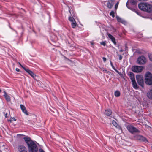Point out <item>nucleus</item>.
I'll return each mask as SVG.
<instances>
[{
	"label": "nucleus",
	"mask_w": 152,
	"mask_h": 152,
	"mask_svg": "<svg viewBox=\"0 0 152 152\" xmlns=\"http://www.w3.org/2000/svg\"><path fill=\"white\" fill-rule=\"evenodd\" d=\"M138 7L141 10L148 12L152 11V6L146 3H141L138 4Z\"/></svg>",
	"instance_id": "f257e3e1"
},
{
	"label": "nucleus",
	"mask_w": 152,
	"mask_h": 152,
	"mask_svg": "<svg viewBox=\"0 0 152 152\" xmlns=\"http://www.w3.org/2000/svg\"><path fill=\"white\" fill-rule=\"evenodd\" d=\"M145 83L149 85H152V74L149 72L146 73L145 75Z\"/></svg>",
	"instance_id": "f03ea898"
},
{
	"label": "nucleus",
	"mask_w": 152,
	"mask_h": 152,
	"mask_svg": "<svg viewBox=\"0 0 152 152\" xmlns=\"http://www.w3.org/2000/svg\"><path fill=\"white\" fill-rule=\"evenodd\" d=\"M28 146L29 152H37L38 148L37 145L34 142H31Z\"/></svg>",
	"instance_id": "7ed1b4c3"
},
{
	"label": "nucleus",
	"mask_w": 152,
	"mask_h": 152,
	"mask_svg": "<svg viewBox=\"0 0 152 152\" xmlns=\"http://www.w3.org/2000/svg\"><path fill=\"white\" fill-rule=\"evenodd\" d=\"M136 78L138 85L142 87H144V83L143 76L141 75H137Z\"/></svg>",
	"instance_id": "20e7f679"
},
{
	"label": "nucleus",
	"mask_w": 152,
	"mask_h": 152,
	"mask_svg": "<svg viewBox=\"0 0 152 152\" xmlns=\"http://www.w3.org/2000/svg\"><path fill=\"white\" fill-rule=\"evenodd\" d=\"M126 128L127 130L132 133H133L134 132H139V130L136 128L130 125L127 126Z\"/></svg>",
	"instance_id": "39448f33"
},
{
	"label": "nucleus",
	"mask_w": 152,
	"mask_h": 152,
	"mask_svg": "<svg viewBox=\"0 0 152 152\" xmlns=\"http://www.w3.org/2000/svg\"><path fill=\"white\" fill-rule=\"evenodd\" d=\"M145 58L143 56H141L138 57L137 60V63L139 64H144L146 62Z\"/></svg>",
	"instance_id": "423d86ee"
},
{
	"label": "nucleus",
	"mask_w": 152,
	"mask_h": 152,
	"mask_svg": "<svg viewBox=\"0 0 152 152\" xmlns=\"http://www.w3.org/2000/svg\"><path fill=\"white\" fill-rule=\"evenodd\" d=\"M143 69V67L141 66H134L132 67V71L135 72H140L142 71Z\"/></svg>",
	"instance_id": "0eeeda50"
},
{
	"label": "nucleus",
	"mask_w": 152,
	"mask_h": 152,
	"mask_svg": "<svg viewBox=\"0 0 152 152\" xmlns=\"http://www.w3.org/2000/svg\"><path fill=\"white\" fill-rule=\"evenodd\" d=\"M135 138L138 140L142 141L145 142H148L147 139L145 137L139 135H137L134 136Z\"/></svg>",
	"instance_id": "6e6552de"
},
{
	"label": "nucleus",
	"mask_w": 152,
	"mask_h": 152,
	"mask_svg": "<svg viewBox=\"0 0 152 152\" xmlns=\"http://www.w3.org/2000/svg\"><path fill=\"white\" fill-rule=\"evenodd\" d=\"M19 152H27L26 148L23 145H19L18 148Z\"/></svg>",
	"instance_id": "1a4fd4ad"
},
{
	"label": "nucleus",
	"mask_w": 152,
	"mask_h": 152,
	"mask_svg": "<svg viewBox=\"0 0 152 152\" xmlns=\"http://www.w3.org/2000/svg\"><path fill=\"white\" fill-rule=\"evenodd\" d=\"M23 139L27 144V145L30 144L31 142H33L31 140V138L28 137H24Z\"/></svg>",
	"instance_id": "9d476101"
},
{
	"label": "nucleus",
	"mask_w": 152,
	"mask_h": 152,
	"mask_svg": "<svg viewBox=\"0 0 152 152\" xmlns=\"http://www.w3.org/2000/svg\"><path fill=\"white\" fill-rule=\"evenodd\" d=\"M20 108L22 112L26 115H28L27 111L26 110L25 106L23 104L20 105Z\"/></svg>",
	"instance_id": "9b49d317"
},
{
	"label": "nucleus",
	"mask_w": 152,
	"mask_h": 152,
	"mask_svg": "<svg viewBox=\"0 0 152 152\" xmlns=\"http://www.w3.org/2000/svg\"><path fill=\"white\" fill-rule=\"evenodd\" d=\"M24 70L28 73L31 76H32L34 78L36 75L34 74V73L31 71L27 69H24Z\"/></svg>",
	"instance_id": "f8f14e48"
},
{
	"label": "nucleus",
	"mask_w": 152,
	"mask_h": 152,
	"mask_svg": "<svg viewBox=\"0 0 152 152\" xmlns=\"http://www.w3.org/2000/svg\"><path fill=\"white\" fill-rule=\"evenodd\" d=\"M114 4L113 1V0L109 1L107 3V7L109 9H111Z\"/></svg>",
	"instance_id": "ddd939ff"
},
{
	"label": "nucleus",
	"mask_w": 152,
	"mask_h": 152,
	"mask_svg": "<svg viewBox=\"0 0 152 152\" xmlns=\"http://www.w3.org/2000/svg\"><path fill=\"white\" fill-rule=\"evenodd\" d=\"M4 96L6 101L7 102H10L11 100L10 97L7 94L5 91H4Z\"/></svg>",
	"instance_id": "4468645a"
},
{
	"label": "nucleus",
	"mask_w": 152,
	"mask_h": 152,
	"mask_svg": "<svg viewBox=\"0 0 152 152\" xmlns=\"http://www.w3.org/2000/svg\"><path fill=\"white\" fill-rule=\"evenodd\" d=\"M107 35L109 38L111 39V41L114 43V44H116V43L115 38L110 34H108Z\"/></svg>",
	"instance_id": "2eb2a0df"
},
{
	"label": "nucleus",
	"mask_w": 152,
	"mask_h": 152,
	"mask_svg": "<svg viewBox=\"0 0 152 152\" xmlns=\"http://www.w3.org/2000/svg\"><path fill=\"white\" fill-rule=\"evenodd\" d=\"M116 18L117 19V20L118 21V22H120L121 23H122L124 24H126V21H125L124 20H123L119 16H116Z\"/></svg>",
	"instance_id": "dca6fc26"
},
{
	"label": "nucleus",
	"mask_w": 152,
	"mask_h": 152,
	"mask_svg": "<svg viewBox=\"0 0 152 152\" xmlns=\"http://www.w3.org/2000/svg\"><path fill=\"white\" fill-rule=\"evenodd\" d=\"M147 96L150 99H151L152 98V88L148 92L147 94Z\"/></svg>",
	"instance_id": "f3484780"
},
{
	"label": "nucleus",
	"mask_w": 152,
	"mask_h": 152,
	"mask_svg": "<svg viewBox=\"0 0 152 152\" xmlns=\"http://www.w3.org/2000/svg\"><path fill=\"white\" fill-rule=\"evenodd\" d=\"M129 74L132 82L135 80L134 76L132 72H129Z\"/></svg>",
	"instance_id": "a211bd4d"
},
{
	"label": "nucleus",
	"mask_w": 152,
	"mask_h": 152,
	"mask_svg": "<svg viewBox=\"0 0 152 152\" xmlns=\"http://www.w3.org/2000/svg\"><path fill=\"white\" fill-rule=\"evenodd\" d=\"M132 82L133 87L135 89H137L138 87L135 80Z\"/></svg>",
	"instance_id": "6ab92c4d"
},
{
	"label": "nucleus",
	"mask_w": 152,
	"mask_h": 152,
	"mask_svg": "<svg viewBox=\"0 0 152 152\" xmlns=\"http://www.w3.org/2000/svg\"><path fill=\"white\" fill-rule=\"evenodd\" d=\"M112 113L111 110H106L105 112V114L107 116H109Z\"/></svg>",
	"instance_id": "aec40b11"
},
{
	"label": "nucleus",
	"mask_w": 152,
	"mask_h": 152,
	"mask_svg": "<svg viewBox=\"0 0 152 152\" xmlns=\"http://www.w3.org/2000/svg\"><path fill=\"white\" fill-rule=\"evenodd\" d=\"M71 26L73 28H75L77 25V23H76V21H75L74 22H71Z\"/></svg>",
	"instance_id": "412c9836"
},
{
	"label": "nucleus",
	"mask_w": 152,
	"mask_h": 152,
	"mask_svg": "<svg viewBox=\"0 0 152 152\" xmlns=\"http://www.w3.org/2000/svg\"><path fill=\"white\" fill-rule=\"evenodd\" d=\"M120 92L117 91L115 92L114 95L116 97H118L120 96Z\"/></svg>",
	"instance_id": "4be33fe9"
},
{
	"label": "nucleus",
	"mask_w": 152,
	"mask_h": 152,
	"mask_svg": "<svg viewBox=\"0 0 152 152\" xmlns=\"http://www.w3.org/2000/svg\"><path fill=\"white\" fill-rule=\"evenodd\" d=\"M69 20L71 22H75V21L74 18L72 16H70L69 17Z\"/></svg>",
	"instance_id": "5701e85b"
},
{
	"label": "nucleus",
	"mask_w": 152,
	"mask_h": 152,
	"mask_svg": "<svg viewBox=\"0 0 152 152\" xmlns=\"http://www.w3.org/2000/svg\"><path fill=\"white\" fill-rule=\"evenodd\" d=\"M112 123L113 125L116 127H117L118 126V124L116 122V121L114 120H113L112 121Z\"/></svg>",
	"instance_id": "b1692460"
},
{
	"label": "nucleus",
	"mask_w": 152,
	"mask_h": 152,
	"mask_svg": "<svg viewBox=\"0 0 152 152\" xmlns=\"http://www.w3.org/2000/svg\"><path fill=\"white\" fill-rule=\"evenodd\" d=\"M110 16H112L113 18L115 17L114 12L113 11H112L110 13Z\"/></svg>",
	"instance_id": "393cba45"
},
{
	"label": "nucleus",
	"mask_w": 152,
	"mask_h": 152,
	"mask_svg": "<svg viewBox=\"0 0 152 152\" xmlns=\"http://www.w3.org/2000/svg\"><path fill=\"white\" fill-rule=\"evenodd\" d=\"M131 2L133 4H136L137 3V1L134 0H132Z\"/></svg>",
	"instance_id": "a878e982"
},
{
	"label": "nucleus",
	"mask_w": 152,
	"mask_h": 152,
	"mask_svg": "<svg viewBox=\"0 0 152 152\" xmlns=\"http://www.w3.org/2000/svg\"><path fill=\"white\" fill-rule=\"evenodd\" d=\"M148 57L150 60L151 61H152V54H150L149 55Z\"/></svg>",
	"instance_id": "bb28decb"
},
{
	"label": "nucleus",
	"mask_w": 152,
	"mask_h": 152,
	"mask_svg": "<svg viewBox=\"0 0 152 152\" xmlns=\"http://www.w3.org/2000/svg\"><path fill=\"white\" fill-rule=\"evenodd\" d=\"M100 44L101 45H103L104 46H105L106 45V43L104 42H101Z\"/></svg>",
	"instance_id": "cd10ccee"
},
{
	"label": "nucleus",
	"mask_w": 152,
	"mask_h": 152,
	"mask_svg": "<svg viewBox=\"0 0 152 152\" xmlns=\"http://www.w3.org/2000/svg\"><path fill=\"white\" fill-rule=\"evenodd\" d=\"M19 64L20 66L24 70V69H27V68H26L25 67H24L21 64H20L19 62Z\"/></svg>",
	"instance_id": "c85d7f7f"
},
{
	"label": "nucleus",
	"mask_w": 152,
	"mask_h": 152,
	"mask_svg": "<svg viewBox=\"0 0 152 152\" xmlns=\"http://www.w3.org/2000/svg\"><path fill=\"white\" fill-rule=\"evenodd\" d=\"M39 152H45L41 148H40L39 149Z\"/></svg>",
	"instance_id": "c756f323"
},
{
	"label": "nucleus",
	"mask_w": 152,
	"mask_h": 152,
	"mask_svg": "<svg viewBox=\"0 0 152 152\" xmlns=\"http://www.w3.org/2000/svg\"><path fill=\"white\" fill-rule=\"evenodd\" d=\"M110 65H111V66H112V68L113 69V68H115L114 67V66H113V65L112 63V62H111V61H110Z\"/></svg>",
	"instance_id": "7c9ffc66"
},
{
	"label": "nucleus",
	"mask_w": 152,
	"mask_h": 152,
	"mask_svg": "<svg viewBox=\"0 0 152 152\" xmlns=\"http://www.w3.org/2000/svg\"><path fill=\"white\" fill-rule=\"evenodd\" d=\"M102 59L104 62H105L106 60V58L103 57L102 58Z\"/></svg>",
	"instance_id": "2f4dec72"
},
{
	"label": "nucleus",
	"mask_w": 152,
	"mask_h": 152,
	"mask_svg": "<svg viewBox=\"0 0 152 152\" xmlns=\"http://www.w3.org/2000/svg\"><path fill=\"white\" fill-rule=\"evenodd\" d=\"M121 77H122L123 76V74L121 73V72H118V73Z\"/></svg>",
	"instance_id": "473e14b6"
},
{
	"label": "nucleus",
	"mask_w": 152,
	"mask_h": 152,
	"mask_svg": "<svg viewBox=\"0 0 152 152\" xmlns=\"http://www.w3.org/2000/svg\"><path fill=\"white\" fill-rule=\"evenodd\" d=\"M113 69L115 70V71L117 72V73L119 72V71H118L115 68H113Z\"/></svg>",
	"instance_id": "72a5a7b5"
},
{
	"label": "nucleus",
	"mask_w": 152,
	"mask_h": 152,
	"mask_svg": "<svg viewBox=\"0 0 152 152\" xmlns=\"http://www.w3.org/2000/svg\"><path fill=\"white\" fill-rule=\"evenodd\" d=\"M113 69L115 70V71L117 72V73L119 72V71H118L115 68H113Z\"/></svg>",
	"instance_id": "f704fd0d"
},
{
	"label": "nucleus",
	"mask_w": 152,
	"mask_h": 152,
	"mask_svg": "<svg viewBox=\"0 0 152 152\" xmlns=\"http://www.w3.org/2000/svg\"><path fill=\"white\" fill-rule=\"evenodd\" d=\"M113 69L115 70V71L117 72V73L119 72V71H118L115 68H113Z\"/></svg>",
	"instance_id": "c9c22d12"
},
{
	"label": "nucleus",
	"mask_w": 152,
	"mask_h": 152,
	"mask_svg": "<svg viewBox=\"0 0 152 152\" xmlns=\"http://www.w3.org/2000/svg\"><path fill=\"white\" fill-rule=\"evenodd\" d=\"M23 136L24 135H21V134H17V136L19 137H20V136Z\"/></svg>",
	"instance_id": "e433bc0d"
},
{
	"label": "nucleus",
	"mask_w": 152,
	"mask_h": 152,
	"mask_svg": "<svg viewBox=\"0 0 152 152\" xmlns=\"http://www.w3.org/2000/svg\"><path fill=\"white\" fill-rule=\"evenodd\" d=\"M16 70L17 71V72H19V71H20V70L18 68H16Z\"/></svg>",
	"instance_id": "4c0bfd02"
},
{
	"label": "nucleus",
	"mask_w": 152,
	"mask_h": 152,
	"mask_svg": "<svg viewBox=\"0 0 152 152\" xmlns=\"http://www.w3.org/2000/svg\"><path fill=\"white\" fill-rule=\"evenodd\" d=\"M122 59V57L121 56H120L119 57V59L120 60H121Z\"/></svg>",
	"instance_id": "58836bf2"
},
{
	"label": "nucleus",
	"mask_w": 152,
	"mask_h": 152,
	"mask_svg": "<svg viewBox=\"0 0 152 152\" xmlns=\"http://www.w3.org/2000/svg\"><path fill=\"white\" fill-rule=\"evenodd\" d=\"M118 5V3H117L115 5V8H116V7H117Z\"/></svg>",
	"instance_id": "ea45409f"
},
{
	"label": "nucleus",
	"mask_w": 152,
	"mask_h": 152,
	"mask_svg": "<svg viewBox=\"0 0 152 152\" xmlns=\"http://www.w3.org/2000/svg\"><path fill=\"white\" fill-rule=\"evenodd\" d=\"M7 113L5 115V118H7Z\"/></svg>",
	"instance_id": "a19ab883"
},
{
	"label": "nucleus",
	"mask_w": 152,
	"mask_h": 152,
	"mask_svg": "<svg viewBox=\"0 0 152 152\" xmlns=\"http://www.w3.org/2000/svg\"><path fill=\"white\" fill-rule=\"evenodd\" d=\"M103 71L104 72H106V71H107L106 69H103Z\"/></svg>",
	"instance_id": "79ce46f5"
},
{
	"label": "nucleus",
	"mask_w": 152,
	"mask_h": 152,
	"mask_svg": "<svg viewBox=\"0 0 152 152\" xmlns=\"http://www.w3.org/2000/svg\"><path fill=\"white\" fill-rule=\"evenodd\" d=\"M123 50L122 49L121 50H120V52H123Z\"/></svg>",
	"instance_id": "37998d69"
},
{
	"label": "nucleus",
	"mask_w": 152,
	"mask_h": 152,
	"mask_svg": "<svg viewBox=\"0 0 152 152\" xmlns=\"http://www.w3.org/2000/svg\"><path fill=\"white\" fill-rule=\"evenodd\" d=\"M12 119L15 121L16 120V119H15L14 118H12Z\"/></svg>",
	"instance_id": "c03bdc74"
},
{
	"label": "nucleus",
	"mask_w": 152,
	"mask_h": 152,
	"mask_svg": "<svg viewBox=\"0 0 152 152\" xmlns=\"http://www.w3.org/2000/svg\"><path fill=\"white\" fill-rule=\"evenodd\" d=\"M91 45H93V43L92 42H91Z\"/></svg>",
	"instance_id": "a18cd8bd"
},
{
	"label": "nucleus",
	"mask_w": 152,
	"mask_h": 152,
	"mask_svg": "<svg viewBox=\"0 0 152 152\" xmlns=\"http://www.w3.org/2000/svg\"><path fill=\"white\" fill-rule=\"evenodd\" d=\"M9 121H10V122H12V120H9Z\"/></svg>",
	"instance_id": "49530a36"
},
{
	"label": "nucleus",
	"mask_w": 152,
	"mask_h": 152,
	"mask_svg": "<svg viewBox=\"0 0 152 152\" xmlns=\"http://www.w3.org/2000/svg\"><path fill=\"white\" fill-rule=\"evenodd\" d=\"M1 90L0 89V92H1Z\"/></svg>",
	"instance_id": "de8ad7c7"
},
{
	"label": "nucleus",
	"mask_w": 152,
	"mask_h": 152,
	"mask_svg": "<svg viewBox=\"0 0 152 152\" xmlns=\"http://www.w3.org/2000/svg\"><path fill=\"white\" fill-rule=\"evenodd\" d=\"M151 149L152 150V146L151 147Z\"/></svg>",
	"instance_id": "09e8293b"
},
{
	"label": "nucleus",
	"mask_w": 152,
	"mask_h": 152,
	"mask_svg": "<svg viewBox=\"0 0 152 152\" xmlns=\"http://www.w3.org/2000/svg\"><path fill=\"white\" fill-rule=\"evenodd\" d=\"M126 6H127V3L126 4Z\"/></svg>",
	"instance_id": "8fccbe9b"
}]
</instances>
